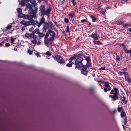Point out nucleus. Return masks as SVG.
Returning <instances> with one entry per match:
<instances>
[{"label": "nucleus", "instance_id": "f257e3e1", "mask_svg": "<svg viewBox=\"0 0 131 131\" xmlns=\"http://www.w3.org/2000/svg\"><path fill=\"white\" fill-rule=\"evenodd\" d=\"M77 63V68L82 67L88 62H90L89 57H86L82 53H79L76 57Z\"/></svg>", "mask_w": 131, "mask_h": 131}, {"label": "nucleus", "instance_id": "f03ea898", "mask_svg": "<svg viewBox=\"0 0 131 131\" xmlns=\"http://www.w3.org/2000/svg\"><path fill=\"white\" fill-rule=\"evenodd\" d=\"M39 11L41 15H46L48 17H49V14L51 11L50 8H49L45 10V6L44 5H41L39 7Z\"/></svg>", "mask_w": 131, "mask_h": 131}, {"label": "nucleus", "instance_id": "7ed1b4c3", "mask_svg": "<svg viewBox=\"0 0 131 131\" xmlns=\"http://www.w3.org/2000/svg\"><path fill=\"white\" fill-rule=\"evenodd\" d=\"M25 37L31 39V42L33 44H36L37 40H36L37 36L34 32L31 34L27 33L25 35Z\"/></svg>", "mask_w": 131, "mask_h": 131}, {"label": "nucleus", "instance_id": "20e7f679", "mask_svg": "<svg viewBox=\"0 0 131 131\" xmlns=\"http://www.w3.org/2000/svg\"><path fill=\"white\" fill-rule=\"evenodd\" d=\"M42 28V32H45L47 31V29H52L53 27V24L51 22L46 21L44 23L43 25Z\"/></svg>", "mask_w": 131, "mask_h": 131}, {"label": "nucleus", "instance_id": "39448f33", "mask_svg": "<svg viewBox=\"0 0 131 131\" xmlns=\"http://www.w3.org/2000/svg\"><path fill=\"white\" fill-rule=\"evenodd\" d=\"M118 91L116 88H114L111 91L110 94H113V95H110L109 97L112 99L113 101H115L118 99Z\"/></svg>", "mask_w": 131, "mask_h": 131}, {"label": "nucleus", "instance_id": "423d86ee", "mask_svg": "<svg viewBox=\"0 0 131 131\" xmlns=\"http://www.w3.org/2000/svg\"><path fill=\"white\" fill-rule=\"evenodd\" d=\"M77 55H74L73 56L71 57L69 60V63L67 64L66 66L68 67H72V65L74 63L75 66V68H77V63L76 57Z\"/></svg>", "mask_w": 131, "mask_h": 131}, {"label": "nucleus", "instance_id": "0eeeda50", "mask_svg": "<svg viewBox=\"0 0 131 131\" xmlns=\"http://www.w3.org/2000/svg\"><path fill=\"white\" fill-rule=\"evenodd\" d=\"M91 63L90 62H88L86 64L84 65V66L82 67L81 70V73L84 75L86 76L87 75L88 71L87 70V68L90 66Z\"/></svg>", "mask_w": 131, "mask_h": 131}, {"label": "nucleus", "instance_id": "6e6552de", "mask_svg": "<svg viewBox=\"0 0 131 131\" xmlns=\"http://www.w3.org/2000/svg\"><path fill=\"white\" fill-rule=\"evenodd\" d=\"M53 57L55 60L57 61L59 63L63 64L65 62L62 58L60 56L56 55L54 56Z\"/></svg>", "mask_w": 131, "mask_h": 131}, {"label": "nucleus", "instance_id": "1a4fd4ad", "mask_svg": "<svg viewBox=\"0 0 131 131\" xmlns=\"http://www.w3.org/2000/svg\"><path fill=\"white\" fill-rule=\"evenodd\" d=\"M104 86L105 87L104 88V91L105 92H106L108 90L109 91L111 90V87L108 83L105 82Z\"/></svg>", "mask_w": 131, "mask_h": 131}, {"label": "nucleus", "instance_id": "9d476101", "mask_svg": "<svg viewBox=\"0 0 131 131\" xmlns=\"http://www.w3.org/2000/svg\"><path fill=\"white\" fill-rule=\"evenodd\" d=\"M20 24L24 25V27H26L30 24V21H26L23 20L21 21L20 22Z\"/></svg>", "mask_w": 131, "mask_h": 131}, {"label": "nucleus", "instance_id": "9b49d317", "mask_svg": "<svg viewBox=\"0 0 131 131\" xmlns=\"http://www.w3.org/2000/svg\"><path fill=\"white\" fill-rule=\"evenodd\" d=\"M45 19L43 17H42L40 19L39 22V24L38 25V27H39L43 23L44 24L45 23Z\"/></svg>", "mask_w": 131, "mask_h": 131}, {"label": "nucleus", "instance_id": "f8f14e48", "mask_svg": "<svg viewBox=\"0 0 131 131\" xmlns=\"http://www.w3.org/2000/svg\"><path fill=\"white\" fill-rule=\"evenodd\" d=\"M89 36L93 38L95 40H98L99 38V36L96 34H93L91 35H89Z\"/></svg>", "mask_w": 131, "mask_h": 131}, {"label": "nucleus", "instance_id": "ddd939ff", "mask_svg": "<svg viewBox=\"0 0 131 131\" xmlns=\"http://www.w3.org/2000/svg\"><path fill=\"white\" fill-rule=\"evenodd\" d=\"M51 29H49L48 30L49 34L51 36H54L55 35V33L54 32L51 30Z\"/></svg>", "mask_w": 131, "mask_h": 131}, {"label": "nucleus", "instance_id": "4468645a", "mask_svg": "<svg viewBox=\"0 0 131 131\" xmlns=\"http://www.w3.org/2000/svg\"><path fill=\"white\" fill-rule=\"evenodd\" d=\"M34 17L33 15H26L25 17V18H27L28 19L30 20L32 19L33 17Z\"/></svg>", "mask_w": 131, "mask_h": 131}, {"label": "nucleus", "instance_id": "2eb2a0df", "mask_svg": "<svg viewBox=\"0 0 131 131\" xmlns=\"http://www.w3.org/2000/svg\"><path fill=\"white\" fill-rule=\"evenodd\" d=\"M26 6L27 7L25 9V11L27 10L28 9L27 8L29 9L32 8V5L30 3H27Z\"/></svg>", "mask_w": 131, "mask_h": 131}, {"label": "nucleus", "instance_id": "dca6fc26", "mask_svg": "<svg viewBox=\"0 0 131 131\" xmlns=\"http://www.w3.org/2000/svg\"><path fill=\"white\" fill-rule=\"evenodd\" d=\"M68 15L70 17L71 20L72 21H73L74 20V14H72V13H70L68 14Z\"/></svg>", "mask_w": 131, "mask_h": 131}, {"label": "nucleus", "instance_id": "f3484780", "mask_svg": "<svg viewBox=\"0 0 131 131\" xmlns=\"http://www.w3.org/2000/svg\"><path fill=\"white\" fill-rule=\"evenodd\" d=\"M29 9V13L30 14H32L34 17V12L33 9L32 8H30Z\"/></svg>", "mask_w": 131, "mask_h": 131}, {"label": "nucleus", "instance_id": "a211bd4d", "mask_svg": "<svg viewBox=\"0 0 131 131\" xmlns=\"http://www.w3.org/2000/svg\"><path fill=\"white\" fill-rule=\"evenodd\" d=\"M123 50L125 52V53L127 54L129 53H130L131 51V49H130L129 50H128L126 48V47L124 48Z\"/></svg>", "mask_w": 131, "mask_h": 131}, {"label": "nucleus", "instance_id": "6ab92c4d", "mask_svg": "<svg viewBox=\"0 0 131 131\" xmlns=\"http://www.w3.org/2000/svg\"><path fill=\"white\" fill-rule=\"evenodd\" d=\"M18 17H19L22 18L24 17L25 18L26 15L24 14L21 12L18 14Z\"/></svg>", "mask_w": 131, "mask_h": 131}, {"label": "nucleus", "instance_id": "aec40b11", "mask_svg": "<svg viewBox=\"0 0 131 131\" xmlns=\"http://www.w3.org/2000/svg\"><path fill=\"white\" fill-rule=\"evenodd\" d=\"M32 32H34V34H38L40 32L39 30V29L37 28L35 29L34 31H33Z\"/></svg>", "mask_w": 131, "mask_h": 131}, {"label": "nucleus", "instance_id": "412c9836", "mask_svg": "<svg viewBox=\"0 0 131 131\" xmlns=\"http://www.w3.org/2000/svg\"><path fill=\"white\" fill-rule=\"evenodd\" d=\"M93 43L96 44L100 45L102 44V43L100 41H93Z\"/></svg>", "mask_w": 131, "mask_h": 131}, {"label": "nucleus", "instance_id": "4be33fe9", "mask_svg": "<svg viewBox=\"0 0 131 131\" xmlns=\"http://www.w3.org/2000/svg\"><path fill=\"white\" fill-rule=\"evenodd\" d=\"M24 0L26 2H28L29 1L32 4H34L36 2V1L35 0Z\"/></svg>", "mask_w": 131, "mask_h": 131}, {"label": "nucleus", "instance_id": "5701e85b", "mask_svg": "<svg viewBox=\"0 0 131 131\" xmlns=\"http://www.w3.org/2000/svg\"><path fill=\"white\" fill-rule=\"evenodd\" d=\"M125 77L126 80L128 81L129 79V76H128L127 73L126 72V74L125 75Z\"/></svg>", "mask_w": 131, "mask_h": 131}, {"label": "nucleus", "instance_id": "b1692460", "mask_svg": "<svg viewBox=\"0 0 131 131\" xmlns=\"http://www.w3.org/2000/svg\"><path fill=\"white\" fill-rule=\"evenodd\" d=\"M43 32H39L38 34V36L41 37H44L45 36V34Z\"/></svg>", "mask_w": 131, "mask_h": 131}, {"label": "nucleus", "instance_id": "393cba45", "mask_svg": "<svg viewBox=\"0 0 131 131\" xmlns=\"http://www.w3.org/2000/svg\"><path fill=\"white\" fill-rule=\"evenodd\" d=\"M35 10L34 11V17H36V13H37V11L38 10V8L37 7H35Z\"/></svg>", "mask_w": 131, "mask_h": 131}, {"label": "nucleus", "instance_id": "a878e982", "mask_svg": "<svg viewBox=\"0 0 131 131\" xmlns=\"http://www.w3.org/2000/svg\"><path fill=\"white\" fill-rule=\"evenodd\" d=\"M90 17L92 19V21L93 22H95L96 20V18L95 17H94L93 16L91 15L90 16Z\"/></svg>", "mask_w": 131, "mask_h": 131}, {"label": "nucleus", "instance_id": "bb28decb", "mask_svg": "<svg viewBox=\"0 0 131 131\" xmlns=\"http://www.w3.org/2000/svg\"><path fill=\"white\" fill-rule=\"evenodd\" d=\"M125 115V112L123 111L121 112V117H124Z\"/></svg>", "mask_w": 131, "mask_h": 131}, {"label": "nucleus", "instance_id": "cd10ccee", "mask_svg": "<svg viewBox=\"0 0 131 131\" xmlns=\"http://www.w3.org/2000/svg\"><path fill=\"white\" fill-rule=\"evenodd\" d=\"M49 39H45L44 41L45 43L47 45L48 44L49 42Z\"/></svg>", "mask_w": 131, "mask_h": 131}, {"label": "nucleus", "instance_id": "c85d7f7f", "mask_svg": "<svg viewBox=\"0 0 131 131\" xmlns=\"http://www.w3.org/2000/svg\"><path fill=\"white\" fill-rule=\"evenodd\" d=\"M17 11L18 14H19V13H20L22 12V9H21L20 8H17Z\"/></svg>", "mask_w": 131, "mask_h": 131}, {"label": "nucleus", "instance_id": "c756f323", "mask_svg": "<svg viewBox=\"0 0 131 131\" xmlns=\"http://www.w3.org/2000/svg\"><path fill=\"white\" fill-rule=\"evenodd\" d=\"M23 1H25L24 0H22L20 4L22 6H24L26 5V3Z\"/></svg>", "mask_w": 131, "mask_h": 131}, {"label": "nucleus", "instance_id": "7c9ffc66", "mask_svg": "<svg viewBox=\"0 0 131 131\" xmlns=\"http://www.w3.org/2000/svg\"><path fill=\"white\" fill-rule=\"evenodd\" d=\"M124 21H121L118 22L117 23V24L118 25H120L122 24L123 25V24Z\"/></svg>", "mask_w": 131, "mask_h": 131}, {"label": "nucleus", "instance_id": "2f4dec72", "mask_svg": "<svg viewBox=\"0 0 131 131\" xmlns=\"http://www.w3.org/2000/svg\"><path fill=\"white\" fill-rule=\"evenodd\" d=\"M49 33L48 32H46L45 35V39H47L49 36Z\"/></svg>", "mask_w": 131, "mask_h": 131}, {"label": "nucleus", "instance_id": "473e14b6", "mask_svg": "<svg viewBox=\"0 0 131 131\" xmlns=\"http://www.w3.org/2000/svg\"><path fill=\"white\" fill-rule=\"evenodd\" d=\"M117 110H118V112H121V110H123L122 109V107H118L117 108Z\"/></svg>", "mask_w": 131, "mask_h": 131}, {"label": "nucleus", "instance_id": "72a5a7b5", "mask_svg": "<svg viewBox=\"0 0 131 131\" xmlns=\"http://www.w3.org/2000/svg\"><path fill=\"white\" fill-rule=\"evenodd\" d=\"M42 1H43L44 2H45L46 3H48L47 0H38V2H40Z\"/></svg>", "mask_w": 131, "mask_h": 131}, {"label": "nucleus", "instance_id": "f704fd0d", "mask_svg": "<svg viewBox=\"0 0 131 131\" xmlns=\"http://www.w3.org/2000/svg\"><path fill=\"white\" fill-rule=\"evenodd\" d=\"M127 122V119L126 117H125L124 119V123L125 125L126 124V123Z\"/></svg>", "mask_w": 131, "mask_h": 131}, {"label": "nucleus", "instance_id": "c9c22d12", "mask_svg": "<svg viewBox=\"0 0 131 131\" xmlns=\"http://www.w3.org/2000/svg\"><path fill=\"white\" fill-rule=\"evenodd\" d=\"M54 36H51V37L48 39L49 41H52L54 39Z\"/></svg>", "mask_w": 131, "mask_h": 131}, {"label": "nucleus", "instance_id": "e433bc0d", "mask_svg": "<svg viewBox=\"0 0 131 131\" xmlns=\"http://www.w3.org/2000/svg\"><path fill=\"white\" fill-rule=\"evenodd\" d=\"M125 97L124 95H123V98L121 100V103H124L125 100Z\"/></svg>", "mask_w": 131, "mask_h": 131}, {"label": "nucleus", "instance_id": "4c0bfd02", "mask_svg": "<svg viewBox=\"0 0 131 131\" xmlns=\"http://www.w3.org/2000/svg\"><path fill=\"white\" fill-rule=\"evenodd\" d=\"M119 45L120 46L123 47H124L123 49L126 47L125 45L123 43H119Z\"/></svg>", "mask_w": 131, "mask_h": 131}, {"label": "nucleus", "instance_id": "58836bf2", "mask_svg": "<svg viewBox=\"0 0 131 131\" xmlns=\"http://www.w3.org/2000/svg\"><path fill=\"white\" fill-rule=\"evenodd\" d=\"M46 54L47 55L49 56H51V53H50V52L49 51H47L46 53Z\"/></svg>", "mask_w": 131, "mask_h": 131}, {"label": "nucleus", "instance_id": "ea45409f", "mask_svg": "<svg viewBox=\"0 0 131 131\" xmlns=\"http://www.w3.org/2000/svg\"><path fill=\"white\" fill-rule=\"evenodd\" d=\"M34 23L35 25H37V26H38V25L39 24V22L37 20H35L34 21Z\"/></svg>", "mask_w": 131, "mask_h": 131}, {"label": "nucleus", "instance_id": "a19ab883", "mask_svg": "<svg viewBox=\"0 0 131 131\" xmlns=\"http://www.w3.org/2000/svg\"><path fill=\"white\" fill-rule=\"evenodd\" d=\"M66 32H68L69 30V28L68 26H66Z\"/></svg>", "mask_w": 131, "mask_h": 131}, {"label": "nucleus", "instance_id": "79ce46f5", "mask_svg": "<svg viewBox=\"0 0 131 131\" xmlns=\"http://www.w3.org/2000/svg\"><path fill=\"white\" fill-rule=\"evenodd\" d=\"M116 60L117 61H119L120 60V58L118 56H116Z\"/></svg>", "mask_w": 131, "mask_h": 131}, {"label": "nucleus", "instance_id": "37998d69", "mask_svg": "<svg viewBox=\"0 0 131 131\" xmlns=\"http://www.w3.org/2000/svg\"><path fill=\"white\" fill-rule=\"evenodd\" d=\"M126 74V72H119V74L121 75L124 74L125 75Z\"/></svg>", "mask_w": 131, "mask_h": 131}, {"label": "nucleus", "instance_id": "c03bdc74", "mask_svg": "<svg viewBox=\"0 0 131 131\" xmlns=\"http://www.w3.org/2000/svg\"><path fill=\"white\" fill-rule=\"evenodd\" d=\"M28 52L29 53V54L30 55L32 54L33 52L30 49H29L28 50Z\"/></svg>", "mask_w": 131, "mask_h": 131}, {"label": "nucleus", "instance_id": "a18cd8bd", "mask_svg": "<svg viewBox=\"0 0 131 131\" xmlns=\"http://www.w3.org/2000/svg\"><path fill=\"white\" fill-rule=\"evenodd\" d=\"M64 21L66 23H68L69 22V20L66 18H64Z\"/></svg>", "mask_w": 131, "mask_h": 131}, {"label": "nucleus", "instance_id": "49530a36", "mask_svg": "<svg viewBox=\"0 0 131 131\" xmlns=\"http://www.w3.org/2000/svg\"><path fill=\"white\" fill-rule=\"evenodd\" d=\"M12 27V26L11 25H9L6 27V29L7 30L10 29Z\"/></svg>", "mask_w": 131, "mask_h": 131}, {"label": "nucleus", "instance_id": "de8ad7c7", "mask_svg": "<svg viewBox=\"0 0 131 131\" xmlns=\"http://www.w3.org/2000/svg\"><path fill=\"white\" fill-rule=\"evenodd\" d=\"M34 29V28L32 27L30 28H29V31L30 32L33 31Z\"/></svg>", "mask_w": 131, "mask_h": 131}, {"label": "nucleus", "instance_id": "09e8293b", "mask_svg": "<svg viewBox=\"0 0 131 131\" xmlns=\"http://www.w3.org/2000/svg\"><path fill=\"white\" fill-rule=\"evenodd\" d=\"M15 38L14 39L12 37H11L10 40H11V42L12 43H13L14 41V40L15 39Z\"/></svg>", "mask_w": 131, "mask_h": 131}, {"label": "nucleus", "instance_id": "8fccbe9b", "mask_svg": "<svg viewBox=\"0 0 131 131\" xmlns=\"http://www.w3.org/2000/svg\"><path fill=\"white\" fill-rule=\"evenodd\" d=\"M99 70H104L105 69V67L104 66H103L101 67V68L99 69Z\"/></svg>", "mask_w": 131, "mask_h": 131}, {"label": "nucleus", "instance_id": "3c124183", "mask_svg": "<svg viewBox=\"0 0 131 131\" xmlns=\"http://www.w3.org/2000/svg\"><path fill=\"white\" fill-rule=\"evenodd\" d=\"M123 26L124 27H126L128 26V24H125L124 23L123 24Z\"/></svg>", "mask_w": 131, "mask_h": 131}, {"label": "nucleus", "instance_id": "603ef678", "mask_svg": "<svg viewBox=\"0 0 131 131\" xmlns=\"http://www.w3.org/2000/svg\"><path fill=\"white\" fill-rule=\"evenodd\" d=\"M72 3L73 4V5L74 6L76 4V2L74 0H72L71 1Z\"/></svg>", "mask_w": 131, "mask_h": 131}, {"label": "nucleus", "instance_id": "864d4df0", "mask_svg": "<svg viewBox=\"0 0 131 131\" xmlns=\"http://www.w3.org/2000/svg\"><path fill=\"white\" fill-rule=\"evenodd\" d=\"M87 20L86 19H82V20H81V22L82 23H84V22H87Z\"/></svg>", "mask_w": 131, "mask_h": 131}, {"label": "nucleus", "instance_id": "5fc2aeb1", "mask_svg": "<svg viewBox=\"0 0 131 131\" xmlns=\"http://www.w3.org/2000/svg\"><path fill=\"white\" fill-rule=\"evenodd\" d=\"M65 0H60V2L62 4H63Z\"/></svg>", "mask_w": 131, "mask_h": 131}, {"label": "nucleus", "instance_id": "6e6d98bb", "mask_svg": "<svg viewBox=\"0 0 131 131\" xmlns=\"http://www.w3.org/2000/svg\"><path fill=\"white\" fill-rule=\"evenodd\" d=\"M41 41L39 40V41H38L37 42H36V43L37 45H40V44H41Z\"/></svg>", "mask_w": 131, "mask_h": 131}, {"label": "nucleus", "instance_id": "4d7b16f0", "mask_svg": "<svg viewBox=\"0 0 131 131\" xmlns=\"http://www.w3.org/2000/svg\"><path fill=\"white\" fill-rule=\"evenodd\" d=\"M5 45L6 47H8L10 46V44L9 43H5Z\"/></svg>", "mask_w": 131, "mask_h": 131}, {"label": "nucleus", "instance_id": "13d9d810", "mask_svg": "<svg viewBox=\"0 0 131 131\" xmlns=\"http://www.w3.org/2000/svg\"><path fill=\"white\" fill-rule=\"evenodd\" d=\"M25 28L24 27H22L21 30L23 31H24L25 30Z\"/></svg>", "mask_w": 131, "mask_h": 131}, {"label": "nucleus", "instance_id": "bf43d9fd", "mask_svg": "<svg viewBox=\"0 0 131 131\" xmlns=\"http://www.w3.org/2000/svg\"><path fill=\"white\" fill-rule=\"evenodd\" d=\"M36 55L38 57H40V56L39 54V53L38 52L36 53Z\"/></svg>", "mask_w": 131, "mask_h": 131}, {"label": "nucleus", "instance_id": "052dcab7", "mask_svg": "<svg viewBox=\"0 0 131 131\" xmlns=\"http://www.w3.org/2000/svg\"><path fill=\"white\" fill-rule=\"evenodd\" d=\"M128 30L129 32H131V28H129L128 29Z\"/></svg>", "mask_w": 131, "mask_h": 131}, {"label": "nucleus", "instance_id": "680f3d73", "mask_svg": "<svg viewBox=\"0 0 131 131\" xmlns=\"http://www.w3.org/2000/svg\"><path fill=\"white\" fill-rule=\"evenodd\" d=\"M78 23V21L77 20H75L74 23L75 24H77Z\"/></svg>", "mask_w": 131, "mask_h": 131}, {"label": "nucleus", "instance_id": "e2e57ef3", "mask_svg": "<svg viewBox=\"0 0 131 131\" xmlns=\"http://www.w3.org/2000/svg\"><path fill=\"white\" fill-rule=\"evenodd\" d=\"M123 70L124 71H126L127 70V69L126 68H124L123 69Z\"/></svg>", "mask_w": 131, "mask_h": 131}, {"label": "nucleus", "instance_id": "0e129e2a", "mask_svg": "<svg viewBox=\"0 0 131 131\" xmlns=\"http://www.w3.org/2000/svg\"><path fill=\"white\" fill-rule=\"evenodd\" d=\"M131 26V24H128V26L130 27Z\"/></svg>", "mask_w": 131, "mask_h": 131}, {"label": "nucleus", "instance_id": "69168bd1", "mask_svg": "<svg viewBox=\"0 0 131 131\" xmlns=\"http://www.w3.org/2000/svg\"><path fill=\"white\" fill-rule=\"evenodd\" d=\"M60 26V25L59 24H57V25H56V26L57 27H59V26Z\"/></svg>", "mask_w": 131, "mask_h": 131}, {"label": "nucleus", "instance_id": "338daca9", "mask_svg": "<svg viewBox=\"0 0 131 131\" xmlns=\"http://www.w3.org/2000/svg\"><path fill=\"white\" fill-rule=\"evenodd\" d=\"M128 82H131V79H129V80L128 81Z\"/></svg>", "mask_w": 131, "mask_h": 131}, {"label": "nucleus", "instance_id": "774afa93", "mask_svg": "<svg viewBox=\"0 0 131 131\" xmlns=\"http://www.w3.org/2000/svg\"><path fill=\"white\" fill-rule=\"evenodd\" d=\"M129 53H130L129 56L130 57H131V51Z\"/></svg>", "mask_w": 131, "mask_h": 131}]
</instances>
